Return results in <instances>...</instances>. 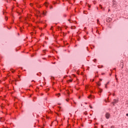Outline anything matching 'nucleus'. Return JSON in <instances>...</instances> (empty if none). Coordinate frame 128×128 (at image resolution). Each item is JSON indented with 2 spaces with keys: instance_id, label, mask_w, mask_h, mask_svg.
Segmentation results:
<instances>
[{
  "instance_id": "10",
  "label": "nucleus",
  "mask_w": 128,
  "mask_h": 128,
  "mask_svg": "<svg viewBox=\"0 0 128 128\" xmlns=\"http://www.w3.org/2000/svg\"><path fill=\"white\" fill-rule=\"evenodd\" d=\"M107 86L106 84H105V88H108V86Z\"/></svg>"
},
{
  "instance_id": "26",
  "label": "nucleus",
  "mask_w": 128,
  "mask_h": 128,
  "mask_svg": "<svg viewBox=\"0 0 128 128\" xmlns=\"http://www.w3.org/2000/svg\"><path fill=\"white\" fill-rule=\"evenodd\" d=\"M52 28H51V30H52Z\"/></svg>"
},
{
  "instance_id": "32",
  "label": "nucleus",
  "mask_w": 128,
  "mask_h": 128,
  "mask_svg": "<svg viewBox=\"0 0 128 128\" xmlns=\"http://www.w3.org/2000/svg\"><path fill=\"white\" fill-rule=\"evenodd\" d=\"M112 94H110V96Z\"/></svg>"
},
{
  "instance_id": "24",
  "label": "nucleus",
  "mask_w": 128,
  "mask_h": 128,
  "mask_svg": "<svg viewBox=\"0 0 128 128\" xmlns=\"http://www.w3.org/2000/svg\"><path fill=\"white\" fill-rule=\"evenodd\" d=\"M6 20H8V18H6Z\"/></svg>"
},
{
  "instance_id": "9",
  "label": "nucleus",
  "mask_w": 128,
  "mask_h": 128,
  "mask_svg": "<svg viewBox=\"0 0 128 128\" xmlns=\"http://www.w3.org/2000/svg\"><path fill=\"white\" fill-rule=\"evenodd\" d=\"M126 106H128V101L126 103Z\"/></svg>"
},
{
  "instance_id": "17",
  "label": "nucleus",
  "mask_w": 128,
  "mask_h": 128,
  "mask_svg": "<svg viewBox=\"0 0 128 128\" xmlns=\"http://www.w3.org/2000/svg\"><path fill=\"white\" fill-rule=\"evenodd\" d=\"M109 82H108V83L106 84L108 86V84Z\"/></svg>"
},
{
  "instance_id": "31",
  "label": "nucleus",
  "mask_w": 128,
  "mask_h": 128,
  "mask_svg": "<svg viewBox=\"0 0 128 128\" xmlns=\"http://www.w3.org/2000/svg\"><path fill=\"white\" fill-rule=\"evenodd\" d=\"M112 94H110V96Z\"/></svg>"
},
{
  "instance_id": "21",
  "label": "nucleus",
  "mask_w": 128,
  "mask_h": 128,
  "mask_svg": "<svg viewBox=\"0 0 128 128\" xmlns=\"http://www.w3.org/2000/svg\"><path fill=\"white\" fill-rule=\"evenodd\" d=\"M96 59L94 60V62H96Z\"/></svg>"
},
{
  "instance_id": "28",
  "label": "nucleus",
  "mask_w": 128,
  "mask_h": 128,
  "mask_svg": "<svg viewBox=\"0 0 128 128\" xmlns=\"http://www.w3.org/2000/svg\"><path fill=\"white\" fill-rule=\"evenodd\" d=\"M79 98H80V96H79Z\"/></svg>"
},
{
  "instance_id": "34",
  "label": "nucleus",
  "mask_w": 128,
  "mask_h": 128,
  "mask_svg": "<svg viewBox=\"0 0 128 128\" xmlns=\"http://www.w3.org/2000/svg\"><path fill=\"white\" fill-rule=\"evenodd\" d=\"M56 4V3H54V4Z\"/></svg>"
},
{
  "instance_id": "29",
  "label": "nucleus",
  "mask_w": 128,
  "mask_h": 128,
  "mask_svg": "<svg viewBox=\"0 0 128 128\" xmlns=\"http://www.w3.org/2000/svg\"><path fill=\"white\" fill-rule=\"evenodd\" d=\"M89 6V8H90V6Z\"/></svg>"
},
{
  "instance_id": "6",
  "label": "nucleus",
  "mask_w": 128,
  "mask_h": 128,
  "mask_svg": "<svg viewBox=\"0 0 128 128\" xmlns=\"http://www.w3.org/2000/svg\"><path fill=\"white\" fill-rule=\"evenodd\" d=\"M99 90H99L100 92H102V89L100 88Z\"/></svg>"
},
{
  "instance_id": "12",
  "label": "nucleus",
  "mask_w": 128,
  "mask_h": 128,
  "mask_svg": "<svg viewBox=\"0 0 128 128\" xmlns=\"http://www.w3.org/2000/svg\"><path fill=\"white\" fill-rule=\"evenodd\" d=\"M90 106V108H92V106Z\"/></svg>"
},
{
  "instance_id": "22",
  "label": "nucleus",
  "mask_w": 128,
  "mask_h": 128,
  "mask_svg": "<svg viewBox=\"0 0 128 128\" xmlns=\"http://www.w3.org/2000/svg\"><path fill=\"white\" fill-rule=\"evenodd\" d=\"M126 116H128V114H126Z\"/></svg>"
},
{
  "instance_id": "13",
  "label": "nucleus",
  "mask_w": 128,
  "mask_h": 128,
  "mask_svg": "<svg viewBox=\"0 0 128 128\" xmlns=\"http://www.w3.org/2000/svg\"><path fill=\"white\" fill-rule=\"evenodd\" d=\"M43 14H44V16H46V12H43Z\"/></svg>"
},
{
  "instance_id": "14",
  "label": "nucleus",
  "mask_w": 128,
  "mask_h": 128,
  "mask_svg": "<svg viewBox=\"0 0 128 128\" xmlns=\"http://www.w3.org/2000/svg\"><path fill=\"white\" fill-rule=\"evenodd\" d=\"M20 32H22V28H20Z\"/></svg>"
},
{
  "instance_id": "33",
  "label": "nucleus",
  "mask_w": 128,
  "mask_h": 128,
  "mask_svg": "<svg viewBox=\"0 0 128 128\" xmlns=\"http://www.w3.org/2000/svg\"><path fill=\"white\" fill-rule=\"evenodd\" d=\"M82 106V104H81Z\"/></svg>"
},
{
  "instance_id": "30",
  "label": "nucleus",
  "mask_w": 128,
  "mask_h": 128,
  "mask_svg": "<svg viewBox=\"0 0 128 128\" xmlns=\"http://www.w3.org/2000/svg\"><path fill=\"white\" fill-rule=\"evenodd\" d=\"M94 80H92V82H94Z\"/></svg>"
},
{
  "instance_id": "5",
  "label": "nucleus",
  "mask_w": 128,
  "mask_h": 128,
  "mask_svg": "<svg viewBox=\"0 0 128 128\" xmlns=\"http://www.w3.org/2000/svg\"><path fill=\"white\" fill-rule=\"evenodd\" d=\"M98 86H100V82H98V83H97Z\"/></svg>"
},
{
  "instance_id": "2",
  "label": "nucleus",
  "mask_w": 128,
  "mask_h": 128,
  "mask_svg": "<svg viewBox=\"0 0 128 128\" xmlns=\"http://www.w3.org/2000/svg\"><path fill=\"white\" fill-rule=\"evenodd\" d=\"M118 102V100H114V102H112V104H114V102Z\"/></svg>"
},
{
  "instance_id": "35",
  "label": "nucleus",
  "mask_w": 128,
  "mask_h": 128,
  "mask_svg": "<svg viewBox=\"0 0 128 128\" xmlns=\"http://www.w3.org/2000/svg\"><path fill=\"white\" fill-rule=\"evenodd\" d=\"M18 78H20V76H18Z\"/></svg>"
},
{
  "instance_id": "15",
  "label": "nucleus",
  "mask_w": 128,
  "mask_h": 128,
  "mask_svg": "<svg viewBox=\"0 0 128 128\" xmlns=\"http://www.w3.org/2000/svg\"><path fill=\"white\" fill-rule=\"evenodd\" d=\"M88 98H90V96H88Z\"/></svg>"
},
{
  "instance_id": "19",
  "label": "nucleus",
  "mask_w": 128,
  "mask_h": 128,
  "mask_svg": "<svg viewBox=\"0 0 128 128\" xmlns=\"http://www.w3.org/2000/svg\"><path fill=\"white\" fill-rule=\"evenodd\" d=\"M100 80L102 81V79H100Z\"/></svg>"
},
{
  "instance_id": "8",
  "label": "nucleus",
  "mask_w": 128,
  "mask_h": 128,
  "mask_svg": "<svg viewBox=\"0 0 128 128\" xmlns=\"http://www.w3.org/2000/svg\"><path fill=\"white\" fill-rule=\"evenodd\" d=\"M97 24H100V20H97Z\"/></svg>"
},
{
  "instance_id": "11",
  "label": "nucleus",
  "mask_w": 128,
  "mask_h": 128,
  "mask_svg": "<svg viewBox=\"0 0 128 128\" xmlns=\"http://www.w3.org/2000/svg\"><path fill=\"white\" fill-rule=\"evenodd\" d=\"M69 82H72V80H69Z\"/></svg>"
},
{
  "instance_id": "16",
  "label": "nucleus",
  "mask_w": 128,
  "mask_h": 128,
  "mask_svg": "<svg viewBox=\"0 0 128 128\" xmlns=\"http://www.w3.org/2000/svg\"><path fill=\"white\" fill-rule=\"evenodd\" d=\"M110 128H114V126H112Z\"/></svg>"
},
{
  "instance_id": "27",
  "label": "nucleus",
  "mask_w": 128,
  "mask_h": 128,
  "mask_svg": "<svg viewBox=\"0 0 128 128\" xmlns=\"http://www.w3.org/2000/svg\"><path fill=\"white\" fill-rule=\"evenodd\" d=\"M113 96H114V94H113Z\"/></svg>"
},
{
  "instance_id": "25",
  "label": "nucleus",
  "mask_w": 128,
  "mask_h": 128,
  "mask_svg": "<svg viewBox=\"0 0 128 128\" xmlns=\"http://www.w3.org/2000/svg\"><path fill=\"white\" fill-rule=\"evenodd\" d=\"M85 104H88V103H86V102H85Z\"/></svg>"
},
{
  "instance_id": "20",
  "label": "nucleus",
  "mask_w": 128,
  "mask_h": 128,
  "mask_svg": "<svg viewBox=\"0 0 128 128\" xmlns=\"http://www.w3.org/2000/svg\"><path fill=\"white\" fill-rule=\"evenodd\" d=\"M58 96H60V94H58Z\"/></svg>"
},
{
  "instance_id": "23",
  "label": "nucleus",
  "mask_w": 128,
  "mask_h": 128,
  "mask_svg": "<svg viewBox=\"0 0 128 128\" xmlns=\"http://www.w3.org/2000/svg\"><path fill=\"white\" fill-rule=\"evenodd\" d=\"M102 128H104V126H102Z\"/></svg>"
},
{
  "instance_id": "7",
  "label": "nucleus",
  "mask_w": 128,
  "mask_h": 128,
  "mask_svg": "<svg viewBox=\"0 0 128 128\" xmlns=\"http://www.w3.org/2000/svg\"><path fill=\"white\" fill-rule=\"evenodd\" d=\"M84 114H86V115L88 114V112H84Z\"/></svg>"
},
{
  "instance_id": "1",
  "label": "nucleus",
  "mask_w": 128,
  "mask_h": 128,
  "mask_svg": "<svg viewBox=\"0 0 128 128\" xmlns=\"http://www.w3.org/2000/svg\"><path fill=\"white\" fill-rule=\"evenodd\" d=\"M105 116L106 118H108V119L110 118V114L106 113L105 115Z\"/></svg>"
},
{
  "instance_id": "18",
  "label": "nucleus",
  "mask_w": 128,
  "mask_h": 128,
  "mask_svg": "<svg viewBox=\"0 0 128 128\" xmlns=\"http://www.w3.org/2000/svg\"><path fill=\"white\" fill-rule=\"evenodd\" d=\"M50 8H52V6H51L50 7Z\"/></svg>"
},
{
  "instance_id": "3",
  "label": "nucleus",
  "mask_w": 128,
  "mask_h": 128,
  "mask_svg": "<svg viewBox=\"0 0 128 128\" xmlns=\"http://www.w3.org/2000/svg\"><path fill=\"white\" fill-rule=\"evenodd\" d=\"M100 8H102V10H104V8H102V5H100Z\"/></svg>"
},
{
  "instance_id": "4",
  "label": "nucleus",
  "mask_w": 128,
  "mask_h": 128,
  "mask_svg": "<svg viewBox=\"0 0 128 128\" xmlns=\"http://www.w3.org/2000/svg\"><path fill=\"white\" fill-rule=\"evenodd\" d=\"M71 28H72V30H74V29L76 28V26H71Z\"/></svg>"
}]
</instances>
